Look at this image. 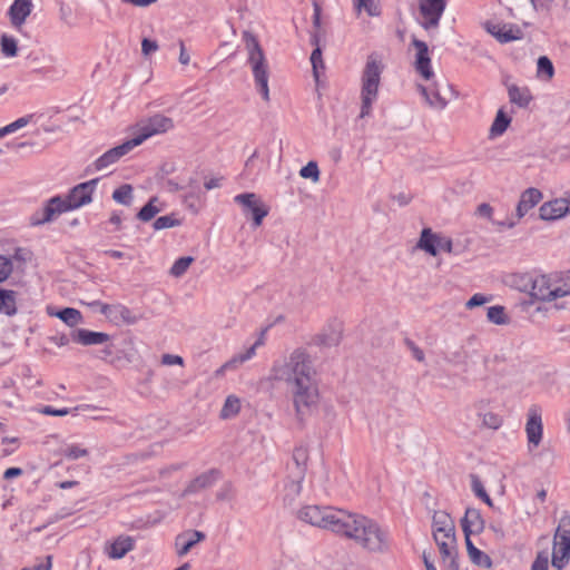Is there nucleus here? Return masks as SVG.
Returning <instances> with one entry per match:
<instances>
[{
    "label": "nucleus",
    "instance_id": "obj_61",
    "mask_svg": "<svg viewBox=\"0 0 570 570\" xmlns=\"http://www.w3.org/2000/svg\"><path fill=\"white\" fill-rule=\"evenodd\" d=\"M210 483V476L209 475H200L198 476L191 484L193 488H205Z\"/></svg>",
    "mask_w": 570,
    "mask_h": 570
},
{
    "label": "nucleus",
    "instance_id": "obj_17",
    "mask_svg": "<svg viewBox=\"0 0 570 570\" xmlns=\"http://www.w3.org/2000/svg\"><path fill=\"white\" fill-rule=\"evenodd\" d=\"M136 146L132 145L131 139L126 140L119 146H116L106 153H104L100 157H98L94 163V168L97 171L104 170L109 166L116 164L121 157L131 151Z\"/></svg>",
    "mask_w": 570,
    "mask_h": 570
},
{
    "label": "nucleus",
    "instance_id": "obj_43",
    "mask_svg": "<svg viewBox=\"0 0 570 570\" xmlns=\"http://www.w3.org/2000/svg\"><path fill=\"white\" fill-rule=\"evenodd\" d=\"M1 51L6 57L12 58L18 53L17 40L8 35H2L0 38Z\"/></svg>",
    "mask_w": 570,
    "mask_h": 570
},
{
    "label": "nucleus",
    "instance_id": "obj_52",
    "mask_svg": "<svg viewBox=\"0 0 570 570\" xmlns=\"http://www.w3.org/2000/svg\"><path fill=\"white\" fill-rule=\"evenodd\" d=\"M470 559L478 566L491 567V559L478 548L468 553Z\"/></svg>",
    "mask_w": 570,
    "mask_h": 570
},
{
    "label": "nucleus",
    "instance_id": "obj_54",
    "mask_svg": "<svg viewBox=\"0 0 570 570\" xmlns=\"http://www.w3.org/2000/svg\"><path fill=\"white\" fill-rule=\"evenodd\" d=\"M52 222V218H47V209L43 207L35 212L30 217V224L32 226H39Z\"/></svg>",
    "mask_w": 570,
    "mask_h": 570
},
{
    "label": "nucleus",
    "instance_id": "obj_27",
    "mask_svg": "<svg viewBox=\"0 0 570 570\" xmlns=\"http://www.w3.org/2000/svg\"><path fill=\"white\" fill-rule=\"evenodd\" d=\"M73 340L82 345H99L109 340V335L102 332H94L80 328L76 332Z\"/></svg>",
    "mask_w": 570,
    "mask_h": 570
},
{
    "label": "nucleus",
    "instance_id": "obj_44",
    "mask_svg": "<svg viewBox=\"0 0 570 570\" xmlns=\"http://www.w3.org/2000/svg\"><path fill=\"white\" fill-rule=\"evenodd\" d=\"M193 262L194 258L191 256H184L178 258L177 261H175L170 268V275L174 277L183 276L187 272Z\"/></svg>",
    "mask_w": 570,
    "mask_h": 570
},
{
    "label": "nucleus",
    "instance_id": "obj_31",
    "mask_svg": "<svg viewBox=\"0 0 570 570\" xmlns=\"http://www.w3.org/2000/svg\"><path fill=\"white\" fill-rule=\"evenodd\" d=\"M163 210V204L157 197L150 198V200L139 210L137 217L142 222H149L158 213Z\"/></svg>",
    "mask_w": 570,
    "mask_h": 570
},
{
    "label": "nucleus",
    "instance_id": "obj_53",
    "mask_svg": "<svg viewBox=\"0 0 570 570\" xmlns=\"http://www.w3.org/2000/svg\"><path fill=\"white\" fill-rule=\"evenodd\" d=\"M490 301H491V296H488V295H484L481 293H476L465 303V307L468 309H472L474 307L482 306Z\"/></svg>",
    "mask_w": 570,
    "mask_h": 570
},
{
    "label": "nucleus",
    "instance_id": "obj_49",
    "mask_svg": "<svg viewBox=\"0 0 570 570\" xmlns=\"http://www.w3.org/2000/svg\"><path fill=\"white\" fill-rule=\"evenodd\" d=\"M178 225H180V222L175 217V215L160 216L154 222V228L156 230L171 228Z\"/></svg>",
    "mask_w": 570,
    "mask_h": 570
},
{
    "label": "nucleus",
    "instance_id": "obj_22",
    "mask_svg": "<svg viewBox=\"0 0 570 570\" xmlns=\"http://www.w3.org/2000/svg\"><path fill=\"white\" fill-rule=\"evenodd\" d=\"M461 524L463 533L468 535L479 534L484 529V520L481 512L474 508H468L465 510Z\"/></svg>",
    "mask_w": 570,
    "mask_h": 570
},
{
    "label": "nucleus",
    "instance_id": "obj_8",
    "mask_svg": "<svg viewBox=\"0 0 570 570\" xmlns=\"http://www.w3.org/2000/svg\"><path fill=\"white\" fill-rule=\"evenodd\" d=\"M175 127L174 120L163 114H155L150 117L142 118L131 127L132 145L140 146L147 139L166 134Z\"/></svg>",
    "mask_w": 570,
    "mask_h": 570
},
{
    "label": "nucleus",
    "instance_id": "obj_21",
    "mask_svg": "<svg viewBox=\"0 0 570 570\" xmlns=\"http://www.w3.org/2000/svg\"><path fill=\"white\" fill-rule=\"evenodd\" d=\"M205 540V533L198 530H188L175 539L176 552L179 557L186 556L195 544Z\"/></svg>",
    "mask_w": 570,
    "mask_h": 570
},
{
    "label": "nucleus",
    "instance_id": "obj_25",
    "mask_svg": "<svg viewBox=\"0 0 570 570\" xmlns=\"http://www.w3.org/2000/svg\"><path fill=\"white\" fill-rule=\"evenodd\" d=\"M134 549V540L130 537H118L106 547V552L111 559H121Z\"/></svg>",
    "mask_w": 570,
    "mask_h": 570
},
{
    "label": "nucleus",
    "instance_id": "obj_24",
    "mask_svg": "<svg viewBox=\"0 0 570 570\" xmlns=\"http://www.w3.org/2000/svg\"><path fill=\"white\" fill-rule=\"evenodd\" d=\"M264 340L263 335L245 352L236 354L233 358H230L228 362H226L216 373L217 375L223 374L225 371L235 368L239 364L245 363L246 361L250 360L255 356L256 350L258 346L263 345Z\"/></svg>",
    "mask_w": 570,
    "mask_h": 570
},
{
    "label": "nucleus",
    "instance_id": "obj_5",
    "mask_svg": "<svg viewBox=\"0 0 570 570\" xmlns=\"http://www.w3.org/2000/svg\"><path fill=\"white\" fill-rule=\"evenodd\" d=\"M344 512L331 505L306 504L297 510L296 517L304 523L337 534Z\"/></svg>",
    "mask_w": 570,
    "mask_h": 570
},
{
    "label": "nucleus",
    "instance_id": "obj_37",
    "mask_svg": "<svg viewBox=\"0 0 570 570\" xmlns=\"http://www.w3.org/2000/svg\"><path fill=\"white\" fill-rule=\"evenodd\" d=\"M55 315L69 326H76L82 321L81 313L78 309L71 307H66L57 312Z\"/></svg>",
    "mask_w": 570,
    "mask_h": 570
},
{
    "label": "nucleus",
    "instance_id": "obj_51",
    "mask_svg": "<svg viewBox=\"0 0 570 570\" xmlns=\"http://www.w3.org/2000/svg\"><path fill=\"white\" fill-rule=\"evenodd\" d=\"M13 264L10 257L0 255V283L6 281L12 273Z\"/></svg>",
    "mask_w": 570,
    "mask_h": 570
},
{
    "label": "nucleus",
    "instance_id": "obj_38",
    "mask_svg": "<svg viewBox=\"0 0 570 570\" xmlns=\"http://www.w3.org/2000/svg\"><path fill=\"white\" fill-rule=\"evenodd\" d=\"M353 3L358 13L362 10L371 17H377L381 13L377 0H353Z\"/></svg>",
    "mask_w": 570,
    "mask_h": 570
},
{
    "label": "nucleus",
    "instance_id": "obj_29",
    "mask_svg": "<svg viewBox=\"0 0 570 570\" xmlns=\"http://www.w3.org/2000/svg\"><path fill=\"white\" fill-rule=\"evenodd\" d=\"M43 207L47 209V218H52V220L63 213L72 212L66 197L61 196L51 197Z\"/></svg>",
    "mask_w": 570,
    "mask_h": 570
},
{
    "label": "nucleus",
    "instance_id": "obj_33",
    "mask_svg": "<svg viewBox=\"0 0 570 570\" xmlns=\"http://www.w3.org/2000/svg\"><path fill=\"white\" fill-rule=\"evenodd\" d=\"M509 99L519 107H527L531 100L530 91L527 88L511 86L508 90Z\"/></svg>",
    "mask_w": 570,
    "mask_h": 570
},
{
    "label": "nucleus",
    "instance_id": "obj_48",
    "mask_svg": "<svg viewBox=\"0 0 570 570\" xmlns=\"http://www.w3.org/2000/svg\"><path fill=\"white\" fill-rule=\"evenodd\" d=\"M62 454L68 460H78L80 458L87 456V449L80 446L79 444H69L62 450Z\"/></svg>",
    "mask_w": 570,
    "mask_h": 570
},
{
    "label": "nucleus",
    "instance_id": "obj_59",
    "mask_svg": "<svg viewBox=\"0 0 570 570\" xmlns=\"http://www.w3.org/2000/svg\"><path fill=\"white\" fill-rule=\"evenodd\" d=\"M311 62H312V66L314 69L315 77L317 78V68H318V66H321V67L323 66L322 52H321L320 48H316L313 50V52L311 55Z\"/></svg>",
    "mask_w": 570,
    "mask_h": 570
},
{
    "label": "nucleus",
    "instance_id": "obj_11",
    "mask_svg": "<svg viewBox=\"0 0 570 570\" xmlns=\"http://www.w3.org/2000/svg\"><path fill=\"white\" fill-rule=\"evenodd\" d=\"M528 449L530 451L539 448L543 439L542 409L538 404H532L527 412V422L524 426Z\"/></svg>",
    "mask_w": 570,
    "mask_h": 570
},
{
    "label": "nucleus",
    "instance_id": "obj_50",
    "mask_svg": "<svg viewBox=\"0 0 570 570\" xmlns=\"http://www.w3.org/2000/svg\"><path fill=\"white\" fill-rule=\"evenodd\" d=\"M33 120H35L33 114H29V115H26V116H22V117L16 119L14 121L7 125L9 134H13L19 129L24 128L29 124L33 122Z\"/></svg>",
    "mask_w": 570,
    "mask_h": 570
},
{
    "label": "nucleus",
    "instance_id": "obj_26",
    "mask_svg": "<svg viewBox=\"0 0 570 570\" xmlns=\"http://www.w3.org/2000/svg\"><path fill=\"white\" fill-rule=\"evenodd\" d=\"M439 547L440 554L442 558V562L446 570H459V564L456 561V546L454 543H450L449 541L435 542Z\"/></svg>",
    "mask_w": 570,
    "mask_h": 570
},
{
    "label": "nucleus",
    "instance_id": "obj_19",
    "mask_svg": "<svg viewBox=\"0 0 570 570\" xmlns=\"http://www.w3.org/2000/svg\"><path fill=\"white\" fill-rule=\"evenodd\" d=\"M570 212V202L566 198H556L543 203L539 208V216L542 220H557Z\"/></svg>",
    "mask_w": 570,
    "mask_h": 570
},
{
    "label": "nucleus",
    "instance_id": "obj_15",
    "mask_svg": "<svg viewBox=\"0 0 570 570\" xmlns=\"http://www.w3.org/2000/svg\"><path fill=\"white\" fill-rule=\"evenodd\" d=\"M444 9V0H420L422 27L426 30L438 28Z\"/></svg>",
    "mask_w": 570,
    "mask_h": 570
},
{
    "label": "nucleus",
    "instance_id": "obj_45",
    "mask_svg": "<svg viewBox=\"0 0 570 570\" xmlns=\"http://www.w3.org/2000/svg\"><path fill=\"white\" fill-rule=\"evenodd\" d=\"M320 168L316 161H308L304 167L299 170V176L304 179H311L313 183H317L320 180Z\"/></svg>",
    "mask_w": 570,
    "mask_h": 570
},
{
    "label": "nucleus",
    "instance_id": "obj_32",
    "mask_svg": "<svg viewBox=\"0 0 570 570\" xmlns=\"http://www.w3.org/2000/svg\"><path fill=\"white\" fill-rule=\"evenodd\" d=\"M511 122V118L499 110L490 128V137L495 138L504 134Z\"/></svg>",
    "mask_w": 570,
    "mask_h": 570
},
{
    "label": "nucleus",
    "instance_id": "obj_41",
    "mask_svg": "<svg viewBox=\"0 0 570 570\" xmlns=\"http://www.w3.org/2000/svg\"><path fill=\"white\" fill-rule=\"evenodd\" d=\"M488 321L497 324V325H504L509 322V318L505 314V309L501 305L491 306L488 308L487 313Z\"/></svg>",
    "mask_w": 570,
    "mask_h": 570
},
{
    "label": "nucleus",
    "instance_id": "obj_47",
    "mask_svg": "<svg viewBox=\"0 0 570 570\" xmlns=\"http://www.w3.org/2000/svg\"><path fill=\"white\" fill-rule=\"evenodd\" d=\"M569 554H570V550H568L563 554V550H561V544L554 543L553 553H552L553 567H556L558 569H562L566 566V563L568 562Z\"/></svg>",
    "mask_w": 570,
    "mask_h": 570
},
{
    "label": "nucleus",
    "instance_id": "obj_42",
    "mask_svg": "<svg viewBox=\"0 0 570 570\" xmlns=\"http://www.w3.org/2000/svg\"><path fill=\"white\" fill-rule=\"evenodd\" d=\"M112 199L122 205H129L132 199V187L128 184L121 185L112 193Z\"/></svg>",
    "mask_w": 570,
    "mask_h": 570
},
{
    "label": "nucleus",
    "instance_id": "obj_6",
    "mask_svg": "<svg viewBox=\"0 0 570 570\" xmlns=\"http://www.w3.org/2000/svg\"><path fill=\"white\" fill-rule=\"evenodd\" d=\"M295 419L305 424L308 417L318 409L321 393L317 381L294 385L289 387Z\"/></svg>",
    "mask_w": 570,
    "mask_h": 570
},
{
    "label": "nucleus",
    "instance_id": "obj_2",
    "mask_svg": "<svg viewBox=\"0 0 570 570\" xmlns=\"http://www.w3.org/2000/svg\"><path fill=\"white\" fill-rule=\"evenodd\" d=\"M274 376L286 382L289 387L316 381L312 360L303 350H295L283 364L276 365Z\"/></svg>",
    "mask_w": 570,
    "mask_h": 570
},
{
    "label": "nucleus",
    "instance_id": "obj_3",
    "mask_svg": "<svg viewBox=\"0 0 570 570\" xmlns=\"http://www.w3.org/2000/svg\"><path fill=\"white\" fill-rule=\"evenodd\" d=\"M382 72V61L376 55H370L361 78V118L368 117L372 112V106L379 96Z\"/></svg>",
    "mask_w": 570,
    "mask_h": 570
},
{
    "label": "nucleus",
    "instance_id": "obj_7",
    "mask_svg": "<svg viewBox=\"0 0 570 570\" xmlns=\"http://www.w3.org/2000/svg\"><path fill=\"white\" fill-rule=\"evenodd\" d=\"M246 40V48L248 51V63L252 68L255 86L261 94L262 98L268 102L269 101V87H268V63L265 58V55L256 40V38L246 32L244 35Z\"/></svg>",
    "mask_w": 570,
    "mask_h": 570
},
{
    "label": "nucleus",
    "instance_id": "obj_34",
    "mask_svg": "<svg viewBox=\"0 0 570 570\" xmlns=\"http://www.w3.org/2000/svg\"><path fill=\"white\" fill-rule=\"evenodd\" d=\"M554 76V67L547 56L539 57L537 61V77L541 80L549 81Z\"/></svg>",
    "mask_w": 570,
    "mask_h": 570
},
{
    "label": "nucleus",
    "instance_id": "obj_20",
    "mask_svg": "<svg viewBox=\"0 0 570 570\" xmlns=\"http://www.w3.org/2000/svg\"><path fill=\"white\" fill-rule=\"evenodd\" d=\"M342 332V324L340 322H331L317 335H315L314 342L320 346H336L341 342Z\"/></svg>",
    "mask_w": 570,
    "mask_h": 570
},
{
    "label": "nucleus",
    "instance_id": "obj_1",
    "mask_svg": "<svg viewBox=\"0 0 570 570\" xmlns=\"http://www.w3.org/2000/svg\"><path fill=\"white\" fill-rule=\"evenodd\" d=\"M338 535L353 540L357 546L374 553L390 550V537L374 520L350 511L344 512Z\"/></svg>",
    "mask_w": 570,
    "mask_h": 570
},
{
    "label": "nucleus",
    "instance_id": "obj_12",
    "mask_svg": "<svg viewBox=\"0 0 570 570\" xmlns=\"http://www.w3.org/2000/svg\"><path fill=\"white\" fill-rule=\"evenodd\" d=\"M234 202L242 205L245 213L252 214L255 227L261 226L263 219L268 215V207L254 193L238 194L234 197Z\"/></svg>",
    "mask_w": 570,
    "mask_h": 570
},
{
    "label": "nucleus",
    "instance_id": "obj_14",
    "mask_svg": "<svg viewBox=\"0 0 570 570\" xmlns=\"http://www.w3.org/2000/svg\"><path fill=\"white\" fill-rule=\"evenodd\" d=\"M92 307H99L101 314L109 318L115 324L132 325L139 321V317L134 315L131 311L121 304L108 305L99 301L90 303Z\"/></svg>",
    "mask_w": 570,
    "mask_h": 570
},
{
    "label": "nucleus",
    "instance_id": "obj_35",
    "mask_svg": "<svg viewBox=\"0 0 570 570\" xmlns=\"http://www.w3.org/2000/svg\"><path fill=\"white\" fill-rule=\"evenodd\" d=\"M433 530H442L443 532L454 531V522L450 514L444 511H436L432 520Z\"/></svg>",
    "mask_w": 570,
    "mask_h": 570
},
{
    "label": "nucleus",
    "instance_id": "obj_64",
    "mask_svg": "<svg viewBox=\"0 0 570 570\" xmlns=\"http://www.w3.org/2000/svg\"><path fill=\"white\" fill-rule=\"evenodd\" d=\"M411 352H412L413 357L416 361H419V362L424 361V352L419 346L411 344Z\"/></svg>",
    "mask_w": 570,
    "mask_h": 570
},
{
    "label": "nucleus",
    "instance_id": "obj_30",
    "mask_svg": "<svg viewBox=\"0 0 570 570\" xmlns=\"http://www.w3.org/2000/svg\"><path fill=\"white\" fill-rule=\"evenodd\" d=\"M561 544L563 553L570 550V518H562L556 534V542Z\"/></svg>",
    "mask_w": 570,
    "mask_h": 570
},
{
    "label": "nucleus",
    "instance_id": "obj_36",
    "mask_svg": "<svg viewBox=\"0 0 570 570\" xmlns=\"http://www.w3.org/2000/svg\"><path fill=\"white\" fill-rule=\"evenodd\" d=\"M16 299L12 291L0 289V312L7 315L16 313Z\"/></svg>",
    "mask_w": 570,
    "mask_h": 570
},
{
    "label": "nucleus",
    "instance_id": "obj_4",
    "mask_svg": "<svg viewBox=\"0 0 570 570\" xmlns=\"http://www.w3.org/2000/svg\"><path fill=\"white\" fill-rule=\"evenodd\" d=\"M531 295L544 302L569 296L570 271L535 276L532 281Z\"/></svg>",
    "mask_w": 570,
    "mask_h": 570
},
{
    "label": "nucleus",
    "instance_id": "obj_56",
    "mask_svg": "<svg viewBox=\"0 0 570 570\" xmlns=\"http://www.w3.org/2000/svg\"><path fill=\"white\" fill-rule=\"evenodd\" d=\"M158 50V43L155 40L144 38L141 41V52L144 56H149Z\"/></svg>",
    "mask_w": 570,
    "mask_h": 570
},
{
    "label": "nucleus",
    "instance_id": "obj_60",
    "mask_svg": "<svg viewBox=\"0 0 570 570\" xmlns=\"http://www.w3.org/2000/svg\"><path fill=\"white\" fill-rule=\"evenodd\" d=\"M161 363L165 365H183L184 360L179 355L164 354L161 357Z\"/></svg>",
    "mask_w": 570,
    "mask_h": 570
},
{
    "label": "nucleus",
    "instance_id": "obj_28",
    "mask_svg": "<svg viewBox=\"0 0 570 570\" xmlns=\"http://www.w3.org/2000/svg\"><path fill=\"white\" fill-rule=\"evenodd\" d=\"M487 30L500 42H509L519 39V30H513L507 24L487 23Z\"/></svg>",
    "mask_w": 570,
    "mask_h": 570
},
{
    "label": "nucleus",
    "instance_id": "obj_9",
    "mask_svg": "<svg viewBox=\"0 0 570 570\" xmlns=\"http://www.w3.org/2000/svg\"><path fill=\"white\" fill-rule=\"evenodd\" d=\"M542 199V193L538 188L530 187L521 195L517 205L515 217H509L502 222H494L499 228H513Z\"/></svg>",
    "mask_w": 570,
    "mask_h": 570
},
{
    "label": "nucleus",
    "instance_id": "obj_39",
    "mask_svg": "<svg viewBox=\"0 0 570 570\" xmlns=\"http://www.w3.org/2000/svg\"><path fill=\"white\" fill-rule=\"evenodd\" d=\"M240 410V401L234 395H229L220 411V417L229 419L238 414Z\"/></svg>",
    "mask_w": 570,
    "mask_h": 570
},
{
    "label": "nucleus",
    "instance_id": "obj_40",
    "mask_svg": "<svg viewBox=\"0 0 570 570\" xmlns=\"http://www.w3.org/2000/svg\"><path fill=\"white\" fill-rule=\"evenodd\" d=\"M90 409H94L92 405L90 404H85V405H80V406H77V407H73V409H68V407H62V409H55L52 406H45L42 410H41V413L46 414V415H52V416H65V415H68V414H76V412H78L79 410H90Z\"/></svg>",
    "mask_w": 570,
    "mask_h": 570
},
{
    "label": "nucleus",
    "instance_id": "obj_57",
    "mask_svg": "<svg viewBox=\"0 0 570 570\" xmlns=\"http://www.w3.org/2000/svg\"><path fill=\"white\" fill-rule=\"evenodd\" d=\"M476 214L480 216V217H484L489 220L492 222L493 225L495 220L492 219V216H493V207L490 206L489 204L487 203H482L478 206L476 208Z\"/></svg>",
    "mask_w": 570,
    "mask_h": 570
},
{
    "label": "nucleus",
    "instance_id": "obj_46",
    "mask_svg": "<svg viewBox=\"0 0 570 570\" xmlns=\"http://www.w3.org/2000/svg\"><path fill=\"white\" fill-rule=\"evenodd\" d=\"M471 487H472L474 494L478 498H480L489 507H492V504H493L492 500L489 497V494L487 493L481 480L478 476H475V475L472 476Z\"/></svg>",
    "mask_w": 570,
    "mask_h": 570
},
{
    "label": "nucleus",
    "instance_id": "obj_55",
    "mask_svg": "<svg viewBox=\"0 0 570 570\" xmlns=\"http://www.w3.org/2000/svg\"><path fill=\"white\" fill-rule=\"evenodd\" d=\"M433 538L435 542L449 541L450 543H454L455 530L449 532H443L442 530H433Z\"/></svg>",
    "mask_w": 570,
    "mask_h": 570
},
{
    "label": "nucleus",
    "instance_id": "obj_62",
    "mask_svg": "<svg viewBox=\"0 0 570 570\" xmlns=\"http://www.w3.org/2000/svg\"><path fill=\"white\" fill-rule=\"evenodd\" d=\"M190 61V56L187 52L185 45L180 41V52H179V62L184 66L188 65Z\"/></svg>",
    "mask_w": 570,
    "mask_h": 570
},
{
    "label": "nucleus",
    "instance_id": "obj_13",
    "mask_svg": "<svg viewBox=\"0 0 570 570\" xmlns=\"http://www.w3.org/2000/svg\"><path fill=\"white\" fill-rule=\"evenodd\" d=\"M99 179L94 178L76 185L65 196L72 210L79 209L92 202V195L97 188Z\"/></svg>",
    "mask_w": 570,
    "mask_h": 570
},
{
    "label": "nucleus",
    "instance_id": "obj_63",
    "mask_svg": "<svg viewBox=\"0 0 570 570\" xmlns=\"http://www.w3.org/2000/svg\"><path fill=\"white\" fill-rule=\"evenodd\" d=\"M22 474V470L20 468H9L4 471L3 478L9 480Z\"/></svg>",
    "mask_w": 570,
    "mask_h": 570
},
{
    "label": "nucleus",
    "instance_id": "obj_16",
    "mask_svg": "<svg viewBox=\"0 0 570 570\" xmlns=\"http://www.w3.org/2000/svg\"><path fill=\"white\" fill-rule=\"evenodd\" d=\"M412 45L415 49V70L425 79L430 80L433 77V69L431 66V58L428 45L414 38Z\"/></svg>",
    "mask_w": 570,
    "mask_h": 570
},
{
    "label": "nucleus",
    "instance_id": "obj_58",
    "mask_svg": "<svg viewBox=\"0 0 570 570\" xmlns=\"http://www.w3.org/2000/svg\"><path fill=\"white\" fill-rule=\"evenodd\" d=\"M549 558L547 553H539L531 570H548Z\"/></svg>",
    "mask_w": 570,
    "mask_h": 570
},
{
    "label": "nucleus",
    "instance_id": "obj_23",
    "mask_svg": "<svg viewBox=\"0 0 570 570\" xmlns=\"http://www.w3.org/2000/svg\"><path fill=\"white\" fill-rule=\"evenodd\" d=\"M417 89L421 92V95L425 98L426 104L431 108L442 110L446 107L448 100L441 94V90L436 83H432L430 87L419 85Z\"/></svg>",
    "mask_w": 570,
    "mask_h": 570
},
{
    "label": "nucleus",
    "instance_id": "obj_10",
    "mask_svg": "<svg viewBox=\"0 0 570 570\" xmlns=\"http://www.w3.org/2000/svg\"><path fill=\"white\" fill-rule=\"evenodd\" d=\"M452 239L441 233H435L431 228H424L421 232L416 247L431 256H436L441 252H452Z\"/></svg>",
    "mask_w": 570,
    "mask_h": 570
},
{
    "label": "nucleus",
    "instance_id": "obj_18",
    "mask_svg": "<svg viewBox=\"0 0 570 570\" xmlns=\"http://www.w3.org/2000/svg\"><path fill=\"white\" fill-rule=\"evenodd\" d=\"M33 7L35 6L32 0H13L7 13L12 28H14L17 31H21L28 17L33 10Z\"/></svg>",
    "mask_w": 570,
    "mask_h": 570
}]
</instances>
